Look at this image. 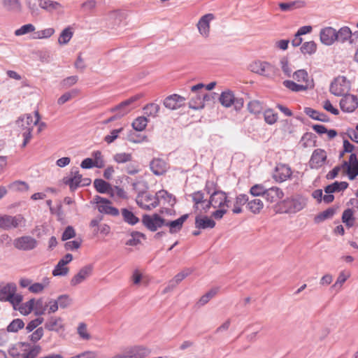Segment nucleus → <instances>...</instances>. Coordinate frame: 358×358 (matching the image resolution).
<instances>
[{"label":"nucleus","instance_id":"13","mask_svg":"<svg viewBox=\"0 0 358 358\" xmlns=\"http://www.w3.org/2000/svg\"><path fill=\"white\" fill-rule=\"evenodd\" d=\"M149 354L148 349L142 346H135L125 353L116 355L112 358H145Z\"/></svg>","mask_w":358,"mask_h":358},{"label":"nucleus","instance_id":"55","mask_svg":"<svg viewBox=\"0 0 358 358\" xmlns=\"http://www.w3.org/2000/svg\"><path fill=\"white\" fill-rule=\"evenodd\" d=\"M131 238L126 242L127 245L135 246L140 243V238H145V234L139 231H133L131 234Z\"/></svg>","mask_w":358,"mask_h":358},{"label":"nucleus","instance_id":"59","mask_svg":"<svg viewBox=\"0 0 358 358\" xmlns=\"http://www.w3.org/2000/svg\"><path fill=\"white\" fill-rule=\"evenodd\" d=\"M124 171L129 175H135L138 173L139 172V166L138 162L134 161L132 159L131 162L127 163Z\"/></svg>","mask_w":358,"mask_h":358},{"label":"nucleus","instance_id":"50","mask_svg":"<svg viewBox=\"0 0 358 358\" xmlns=\"http://www.w3.org/2000/svg\"><path fill=\"white\" fill-rule=\"evenodd\" d=\"M192 271L191 268H185L181 272L178 273L175 277L170 281L172 282V286H177L183 279L192 273Z\"/></svg>","mask_w":358,"mask_h":358},{"label":"nucleus","instance_id":"12","mask_svg":"<svg viewBox=\"0 0 358 358\" xmlns=\"http://www.w3.org/2000/svg\"><path fill=\"white\" fill-rule=\"evenodd\" d=\"M141 97V94H136L112 108L110 112H117L122 117L133 109L134 107L131 105Z\"/></svg>","mask_w":358,"mask_h":358},{"label":"nucleus","instance_id":"57","mask_svg":"<svg viewBox=\"0 0 358 358\" xmlns=\"http://www.w3.org/2000/svg\"><path fill=\"white\" fill-rule=\"evenodd\" d=\"M69 273V268L63 264V262H58L52 271L54 276H64Z\"/></svg>","mask_w":358,"mask_h":358},{"label":"nucleus","instance_id":"8","mask_svg":"<svg viewBox=\"0 0 358 358\" xmlns=\"http://www.w3.org/2000/svg\"><path fill=\"white\" fill-rule=\"evenodd\" d=\"M306 205V201L301 196H294L283 201L285 213H295L301 210Z\"/></svg>","mask_w":358,"mask_h":358},{"label":"nucleus","instance_id":"51","mask_svg":"<svg viewBox=\"0 0 358 358\" xmlns=\"http://www.w3.org/2000/svg\"><path fill=\"white\" fill-rule=\"evenodd\" d=\"M72 36H73V32L71 31V28L66 27L60 34L59 38H58V43L60 45H65L69 43V41L71 40Z\"/></svg>","mask_w":358,"mask_h":358},{"label":"nucleus","instance_id":"61","mask_svg":"<svg viewBox=\"0 0 358 358\" xmlns=\"http://www.w3.org/2000/svg\"><path fill=\"white\" fill-rule=\"evenodd\" d=\"M34 31L35 27L32 24H27L16 29L15 31V35L16 36H20L29 33L34 32Z\"/></svg>","mask_w":358,"mask_h":358},{"label":"nucleus","instance_id":"24","mask_svg":"<svg viewBox=\"0 0 358 358\" xmlns=\"http://www.w3.org/2000/svg\"><path fill=\"white\" fill-rule=\"evenodd\" d=\"M45 329L50 331H59L64 328L62 319L61 317H50L45 323Z\"/></svg>","mask_w":358,"mask_h":358},{"label":"nucleus","instance_id":"42","mask_svg":"<svg viewBox=\"0 0 358 358\" xmlns=\"http://www.w3.org/2000/svg\"><path fill=\"white\" fill-rule=\"evenodd\" d=\"M160 106L155 103H148L143 107L144 114L148 117H155L159 111Z\"/></svg>","mask_w":358,"mask_h":358},{"label":"nucleus","instance_id":"35","mask_svg":"<svg viewBox=\"0 0 358 358\" xmlns=\"http://www.w3.org/2000/svg\"><path fill=\"white\" fill-rule=\"evenodd\" d=\"M94 186L96 190L101 194H109L111 190V185L103 179H95Z\"/></svg>","mask_w":358,"mask_h":358},{"label":"nucleus","instance_id":"30","mask_svg":"<svg viewBox=\"0 0 358 358\" xmlns=\"http://www.w3.org/2000/svg\"><path fill=\"white\" fill-rule=\"evenodd\" d=\"M38 6L41 8L49 13H52L62 8L59 2L52 0H39Z\"/></svg>","mask_w":358,"mask_h":358},{"label":"nucleus","instance_id":"60","mask_svg":"<svg viewBox=\"0 0 358 358\" xmlns=\"http://www.w3.org/2000/svg\"><path fill=\"white\" fill-rule=\"evenodd\" d=\"M92 156L94 158L93 161L95 164V167L101 169L105 166L103 157L101 151H99V150L94 151L92 154Z\"/></svg>","mask_w":358,"mask_h":358},{"label":"nucleus","instance_id":"54","mask_svg":"<svg viewBox=\"0 0 358 358\" xmlns=\"http://www.w3.org/2000/svg\"><path fill=\"white\" fill-rule=\"evenodd\" d=\"M293 78L299 83L304 84L309 83L308 74L304 69H300L295 71L293 74Z\"/></svg>","mask_w":358,"mask_h":358},{"label":"nucleus","instance_id":"31","mask_svg":"<svg viewBox=\"0 0 358 358\" xmlns=\"http://www.w3.org/2000/svg\"><path fill=\"white\" fill-rule=\"evenodd\" d=\"M283 85L287 89L290 90L292 92H298L301 91H306L308 88H310L311 86L310 83L306 84H297L292 80H285L283 81Z\"/></svg>","mask_w":358,"mask_h":358},{"label":"nucleus","instance_id":"52","mask_svg":"<svg viewBox=\"0 0 358 358\" xmlns=\"http://www.w3.org/2000/svg\"><path fill=\"white\" fill-rule=\"evenodd\" d=\"M2 4L9 11L17 10L21 8V3L19 0H3Z\"/></svg>","mask_w":358,"mask_h":358},{"label":"nucleus","instance_id":"10","mask_svg":"<svg viewBox=\"0 0 358 358\" xmlns=\"http://www.w3.org/2000/svg\"><path fill=\"white\" fill-rule=\"evenodd\" d=\"M14 247L20 250L29 251L38 246V241L31 236H22L13 241Z\"/></svg>","mask_w":358,"mask_h":358},{"label":"nucleus","instance_id":"56","mask_svg":"<svg viewBox=\"0 0 358 358\" xmlns=\"http://www.w3.org/2000/svg\"><path fill=\"white\" fill-rule=\"evenodd\" d=\"M218 292V288H213L203 295L198 303L200 306H204L213 297H214Z\"/></svg>","mask_w":358,"mask_h":358},{"label":"nucleus","instance_id":"22","mask_svg":"<svg viewBox=\"0 0 358 358\" xmlns=\"http://www.w3.org/2000/svg\"><path fill=\"white\" fill-rule=\"evenodd\" d=\"M188 217H189L188 214H185L175 220L168 221V222H166L165 220V224H164V226H166L169 228V233H171V234L178 233L182 228L183 224L187 220Z\"/></svg>","mask_w":358,"mask_h":358},{"label":"nucleus","instance_id":"25","mask_svg":"<svg viewBox=\"0 0 358 358\" xmlns=\"http://www.w3.org/2000/svg\"><path fill=\"white\" fill-rule=\"evenodd\" d=\"M291 169L287 165H281L276 168L274 178L275 180L279 182L285 181L292 176Z\"/></svg>","mask_w":358,"mask_h":358},{"label":"nucleus","instance_id":"62","mask_svg":"<svg viewBox=\"0 0 358 358\" xmlns=\"http://www.w3.org/2000/svg\"><path fill=\"white\" fill-rule=\"evenodd\" d=\"M266 188L262 184H257L251 187L250 189V194L254 196H264Z\"/></svg>","mask_w":358,"mask_h":358},{"label":"nucleus","instance_id":"14","mask_svg":"<svg viewBox=\"0 0 358 358\" xmlns=\"http://www.w3.org/2000/svg\"><path fill=\"white\" fill-rule=\"evenodd\" d=\"M327 152L324 150L320 148L315 150L309 161L310 167L315 169L322 167L327 160Z\"/></svg>","mask_w":358,"mask_h":358},{"label":"nucleus","instance_id":"36","mask_svg":"<svg viewBox=\"0 0 358 358\" xmlns=\"http://www.w3.org/2000/svg\"><path fill=\"white\" fill-rule=\"evenodd\" d=\"M122 215L123 220L130 225H135L139 222L138 217H137L132 211L127 208L122 209Z\"/></svg>","mask_w":358,"mask_h":358},{"label":"nucleus","instance_id":"37","mask_svg":"<svg viewBox=\"0 0 358 358\" xmlns=\"http://www.w3.org/2000/svg\"><path fill=\"white\" fill-rule=\"evenodd\" d=\"M336 41L344 43L352 36V31L348 27H341L338 31H336Z\"/></svg>","mask_w":358,"mask_h":358},{"label":"nucleus","instance_id":"9","mask_svg":"<svg viewBox=\"0 0 358 358\" xmlns=\"http://www.w3.org/2000/svg\"><path fill=\"white\" fill-rule=\"evenodd\" d=\"M94 202L97 204L98 210L101 213L112 216H117L120 214L119 210L117 208L111 206V201L107 199L96 195L94 198Z\"/></svg>","mask_w":358,"mask_h":358},{"label":"nucleus","instance_id":"17","mask_svg":"<svg viewBox=\"0 0 358 358\" xmlns=\"http://www.w3.org/2000/svg\"><path fill=\"white\" fill-rule=\"evenodd\" d=\"M214 15L212 13H208L203 15L199 20L196 27L199 34L206 38L209 36L210 33V23L214 20Z\"/></svg>","mask_w":358,"mask_h":358},{"label":"nucleus","instance_id":"64","mask_svg":"<svg viewBox=\"0 0 358 358\" xmlns=\"http://www.w3.org/2000/svg\"><path fill=\"white\" fill-rule=\"evenodd\" d=\"M77 332L79 336L83 340H90L91 338L90 334L87 332V325L84 322L78 324Z\"/></svg>","mask_w":358,"mask_h":358},{"label":"nucleus","instance_id":"11","mask_svg":"<svg viewBox=\"0 0 358 358\" xmlns=\"http://www.w3.org/2000/svg\"><path fill=\"white\" fill-rule=\"evenodd\" d=\"M142 222L148 229L151 231H155L159 228L164 226L165 220L157 213L152 215L145 214L143 215Z\"/></svg>","mask_w":358,"mask_h":358},{"label":"nucleus","instance_id":"20","mask_svg":"<svg viewBox=\"0 0 358 358\" xmlns=\"http://www.w3.org/2000/svg\"><path fill=\"white\" fill-rule=\"evenodd\" d=\"M150 168L156 176H162L169 169L168 164L162 159L155 158L150 163Z\"/></svg>","mask_w":358,"mask_h":358},{"label":"nucleus","instance_id":"28","mask_svg":"<svg viewBox=\"0 0 358 358\" xmlns=\"http://www.w3.org/2000/svg\"><path fill=\"white\" fill-rule=\"evenodd\" d=\"M304 113L310 118L322 122H328L330 120L329 117L326 114L309 107L304 108Z\"/></svg>","mask_w":358,"mask_h":358},{"label":"nucleus","instance_id":"29","mask_svg":"<svg viewBox=\"0 0 358 358\" xmlns=\"http://www.w3.org/2000/svg\"><path fill=\"white\" fill-rule=\"evenodd\" d=\"M349 186V184L347 182H338L336 181L324 188V192L327 194H332L334 192H339L341 191H344Z\"/></svg>","mask_w":358,"mask_h":358},{"label":"nucleus","instance_id":"34","mask_svg":"<svg viewBox=\"0 0 358 358\" xmlns=\"http://www.w3.org/2000/svg\"><path fill=\"white\" fill-rule=\"evenodd\" d=\"M248 201V196L246 194H241L236 198L234 208L232 210L234 214H239L242 212V206L245 205Z\"/></svg>","mask_w":358,"mask_h":358},{"label":"nucleus","instance_id":"44","mask_svg":"<svg viewBox=\"0 0 358 358\" xmlns=\"http://www.w3.org/2000/svg\"><path fill=\"white\" fill-rule=\"evenodd\" d=\"M148 120L145 117H144V116L138 117L132 122V127L136 131H142L145 129V127L148 124Z\"/></svg>","mask_w":358,"mask_h":358},{"label":"nucleus","instance_id":"7","mask_svg":"<svg viewBox=\"0 0 358 358\" xmlns=\"http://www.w3.org/2000/svg\"><path fill=\"white\" fill-rule=\"evenodd\" d=\"M136 201L140 208L146 210H152L159 205L157 197L145 192L139 193L136 196Z\"/></svg>","mask_w":358,"mask_h":358},{"label":"nucleus","instance_id":"4","mask_svg":"<svg viewBox=\"0 0 358 358\" xmlns=\"http://www.w3.org/2000/svg\"><path fill=\"white\" fill-rule=\"evenodd\" d=\"M219 101L226 108H229L234 105L236 110H240L244 104L243 99L236 97L234 92L229 90L221 93Z\"/></svg>","mask_w":358,"mask_h":358},{"label":"nucleus","instance_id":"41","mask_svg":"<svg viewBox=\"0 0 358 358\" xmlns=\"http://www.w3.org/2000/svg\"><path fill=\"white\" fill-rule=\"evenodd\" d=\"M247 207L253 213L257 214L264 207L262 201L259 199H254L248 201Z\"/></svg>","mask_w":358,"mask_h":358},{"label":"nucleus","instance_id":"6","mask_svg":"<svg viewBox=\"0 0 358 358\" xmlns=\"http://www.w3.org/2000/svg\"><path fill=\"white\" fill-rule=\"evenodd\" d=\"M350 90V84L344 76H338L335 78L330 85V92L335 96H341L348 94Z\"/></svg>","mask_w":358,"mask_h":358},{"label":"nucleus","instance_id":"3","mask_svg":"<svg viewBox=\"0 0 358 358\" xmlns=\"http://www.w3.org/2000/svg\"><path fill=\"white\" fill-rule=\"evenodd\" d=\"M250 69L253 73L271 78L277 74V69L266 62L255 61L250 64Z\"/></svg>","mask_w":358,"mask_h":358},{"label":"nucleus","instance_id":"33","mask_svg":"<svg viewBox=\"0 0 358 358\" xmlns=\"http://www.w3.org/2000/svg\"><path fill=\"white\" fill-rule=\"evenodd\" d=\"M306 6V2L301 0L290 1L288 3H280L279 7L282 11H291L295 8H303Z\"/></svg>","mask_w":358,"mask_h":358},{"label":"nucleus","instance_id":"19","mask_svg":"<svg viewBox=\"0 0 358 358\" xmlns=\"http://www.w3.org/2000/svg\"><path fill=\"white\" fill-rule=\"evenodd\" d=\"M320 38L324 45H332L336 41V29L331 27L322 29L320 32Z\"/></svg>","mask_w":358,"mask_h":358},{"label":"nucleus","instance_id":"48","mask_svg":"<svg viewBox=\"0 0 358 358\" xmlns=\"http://www.w3.org/2000/svg\"><path fill=\"white\" fill-rule=\"evenodd\" d=\"M300 49L303 55H313L316 52L317 45L313 41H310L303 43Z\"/></svg>","mask_w":358,"mask_h":358},{"label":"nucleus","instance_id":"15","mask_svg":"<svg viewBox=\"0 0 358 358\" xmlns=\"http://www.w3.org/2000/svg\"><path fill=\"white\" fill-rule=\"evenodd\" d=\"M340 107L343 112L352 113L358 107L357 96L346 94L340 101Z\"/></svg>","mask_w":358,"mask_h":358},{"label":"nucleus","instance_id":"39","mask_svg":"<svg viewBox=\"0 0 358 358\" xmlns=\"http://www.w3.org/2000/svg\"><path fill=\"white\" fill-rule=\"evenodd\" d=\"M315 143V136L309 132L305 133L300 141V144L303 148L313 147Z\"/></svg>","mask_w":358,"mask_h":358},{"label":"nucleus","instance_id":"23","mask_svg":"<svg viewBox=\"0 0 358 358\" xmlns=\"http://www.w3.org/2000/svg\"><path fill=\"white\" fill-rule=\"evenodd\" d=\"M283 196L284 194L280 188L272 187L266 189L264 197L269 203H275L282 199Z\"/></svg>","mask_w":358,"mask_h":358},{"label":"nucleus","instance_id":"46","mask_svg":"<svg viewBox=\"0 0 358 358\" xmlns=\"http://www.w3.org/2000/svg\"><path fill=\"white\" fill-rule=\"evenodd\" d=\"M194 203V208H198V205L201 204L202 208L206 204L208 200L204 199V193L202 191H196L191 194Z\"/></svg>","mask_w":358,"mask_h":358},{"label":"nucleus","instance_id":"1","mask_svg":"<svg viewBox=\"0 0 358 358\" xmlns=\"http://www.w3.org/2000/svg\"><path fill=\"white\" fill-rule=\"evenodd\" d=\"M230 200L227 193L222 190L214 192L211 194L206 204L203 207L204 213H207L213 207L217 208L211 216L215 220H220L227 213V208L229 207Z\"/></svg>","mask_w":358,"mask_h":358},{"label":"nucleus","instance_id":"27","mask_svg":"<svg viewBox=\"0 0 358 358\" xmlns=\"http://www.w3.org/2000/svg\"><path fill=\"white\" fill-rule=\"evenodd\" d=\"M215 226V222L207 216H196L195 218V227L199 229H213Z\"/></svg>","mask_w":358,"mask_h":358},{"label":"nucleus","instance_id":"18","mask_svg":"<svg viewBox=\"0 0 358 358\" xmlns=\"http://www.w3.org/2000/svg\"><path fill=\"white\" fill-rule=\"evenodd\" d=\"M185 98L176 94L168 96L164 100V106L170 110H176L185 105Z\"/></svg>","mask_w":358,"mask_h":358},{"label":"nucleus","instance_id":"49","mask_svg":"<svg viewBox=\"0 0 358 358\" xmlns=\"http://www.w3.org/2000/svg\"><path fill=\"white\" fill-rule=\"evenodd\" d=\"M335 214V210L332 208H329L323 212L320 213L315 217V222L319 223L324 221L327 219H329Z\"/></svg>","mask_w":358,"mask_h":358},{"label":"nucleus","instance_id":"40","mask_svg":"<svg viewBox=\"0 0 358 358\" xmlns=\"http://www.w3.org/2000/svg\"><path fill=\"white\" fill-rule=\"evenodd\" d=\"M263 109V103L259 101L252 100L248 103V110L255 115L261 114Z\"/></svg>","mask_w":358,"mask_h":358},{"label":"nucleus","instance_id":"38","mask_svg":"<svg viewBox=\"0 0 358 358\" xmlns=\"http://www.w3.org/2000/svg\"><path fill=\"white\" fill-rule=\"evenodd\" d=\"M50 283L48 278H44L42 282H35L29 287V291L31 293L38 294L43 291Z\"/></svg>","mask_w":358,"mask_h":358},{"label":"nucleus","instance_id":"58","mask_svg":"<svg viewBox=\"0 0 358 358\" xmlns=\"http://www.w3.org/2000/svg\"><path fill=\"white\" fill-rule=\"evenodd\" d=\"M9 188L14 191L24 192L29 188L27 183L20 180H16L9 185Z\"/></svg>","mask_w":358,"mask_h":358},{"label":"nucleus","instance_id":"53","mask_svg":"<svg viewBox=\"0 0 358 358\" xmlns=\"http://www.w3.org/2000/svg\"><path fill=\"white\" fill-rule=\"evenodd\" d=\"M24 327V323L21 319H14L7 327V331L17 332Z\"/></svg>","mask_w":358,"mask_h":358},{"label":"nucleus","instance_id":"47","mask_svg":"<svg viewBox=\"0 0 358 358\" xmlns=\"http://www.w3.org/2000/svg\"><path fill=\"white\" fill-rule=\"evenodd\" d=\"M113 160L117 164H127L133 159L132 155L127 152L116 153L113 157Z\"/></svg>","mask_w":358,"mask_h":358},{"label":"nucleus","instance_id":"5","mask_svg":"<svg viewBox=\"0 0 358 358\" xmlns=\"http://www.w3.org/2000/svg\"><path fill=\"white\" fill-rule=\"evenodd\" d=\"M36 115V120H33V117L30 114H26L25 115L20 117V118H24L25 119V123H26V131L22 132V137H23V142L22 144V147H25L27 144L31 140L32 135L31 132L33 131L34 126L36 125L40 120L39 113L38 111L35 112Z\"/></svg>","mask_w":358,"mask_h":358},{"label":"nucleus","instance_id":"26","mask_svg":"<svg viewBox=\"0 0 358 358\" xmlns=\"http://www.w3.org/2000/svg\"><path fill=\"white\" fill-rule=\"evenodd\" d=\"M17 287L15 283H8L0 289V300L8 301L13 294L16 292Z\"/></svg>","mask_w":358,"mask_h":358},{"label":"nucleus","instance_id":"21","mask_svg":"<svg viewBox=\"0 0 358 358\" xmlns=\"http://www.w3.org/2000/svg\"><path fill=\"white\" fill-rule=\"evenodd\" d=\"M71 176L64 178V183L68 185L71 191L76 190L78 187L81 186L82 175L79 173L78 171L71 172Z\"/></svg>","mask_w":358,"mask_h":358},{"label":"nucleus","instance_id":"63","mask_svg":"<svg viewBox=\"0 0 358 358\" xmlns=\"http://www.w3.org/2000/svg\"><path fill=\"white\" fill-rule=\"evenodd\" d=\"M55 33V29L53 28H48L41 31H38L34 33V38H48L53 35Z\"/></svg>","mask_w":358,"mask_h":358},{"label":"nucleus","instance_id":"16","mask_svg":"<svg viewBox=\"0 0 358 358\" xmlns=\"http://www.w3.org/2000/svg\"><path fill=\"white\" fill-rule=\"evenodd\" d=\"M93 266L92 264H87L81 268L77 274H76L71 280V285L76 286L86 279L90 277L92 274Z\"/></svg>","mask_w":358,"mask_h":358},{"label":"nucleus","instance_id":"43","mask_svg":"<svg viewBox=\"0 0 358 358\" xmlns=\"http://www.w3.org/2000/svg\"><path fill=\"white\" fill-rule=\"evenodd\" d=\"M35 300L34 299H31L28 301L20 303V306L17 308V310L23 315H27L29 314L34 308Z\"/></svg>","mask_w":358,"mask_h":358},{"label":"nucleus","instance_id":"32","mask_svg":"<svg viewBox=\"0 0 358 358\" xmlns=\"http://www.w3.org/2000/svg\"><path fill=\"white\" fill-rule=\"evenodd\" d=\"M190 108L198 110L203 108L205 103H203V98H201V92L192 93L191 99L189 103Z\"/></svg>","mask_w":358,"mask_h":358},{"label":"nucleus","instance_id":"45","mask_svg":"<svg viewBox=\"0 0 358 358\" xmlns=\"http://www.w3.org/2000/svg\"><path fill=\"white\" fill-rule=\"evenodd\" d=\"M264 117L268 124L272 125L277 122L278 115L273 109L268 108L264 111Z\"/></svg>","mask_w":358,"mask_h":358},{"label":"nucleus","instance_id":"2","mask_svg":"<svg viewBox=\"0 0 358 358\" xmlns=\"http://www.w3.org/2000/svg\"><path fill=\"white\" fill-rule=\"evenodd\" d=\"M26 219L21 214H0V229L4 231L20 229L26 226Z\"/></svg>","mask_w":358,"mask_h":358}]
</instances>
